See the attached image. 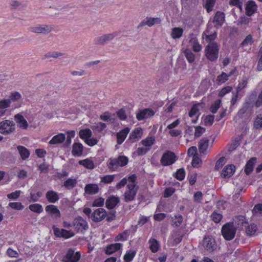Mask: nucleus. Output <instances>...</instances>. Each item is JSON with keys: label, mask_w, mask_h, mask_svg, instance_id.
I'll return each instance as SVG.
<instances>
[{"label": "nucleus", "mask_w": 262, "mask_h": 262, "mask_svg": "<svg viewBox=\"0 0 262 262\" xmlns=\"http://www.w3.org/2000/svg\"><path fill=\"white\" fill-rule=\"evenodd\" d=\"M137 176L134 174L129 176V183L127 185V190L123 194V200L126 202H130L135 199L138 186H137Z\"/></svg>", "instance_id": "nucleus-1"}, {"label": "nucleus", "mask_w": 262, "mask_h": 262, "mask_svg": "<svg viewBox=\"0 0 262 262\" xmlns=\"http://www.w3.org/2000/svg\"><path fill=\"white\" fill-rule=\"evenodd\" d=\"M128 162V159L125 156H119L117 158H110L107 161L108 168L112 171H116L118 168L125 166Z\"/></svg>", "instance_id": "nucleus-2"}, {"label": "nucleus", "mask_w": 262, "mask_h": 262, "mask_svg": "<svg viewBox=\"0 0 262 262\" xmlns=\"http://www.w3.org/2000/svg\"><path fill=\"white\" fill-rule=\"evenodd\" d=\"M219 51V46L216 42H209L205 49L206 57L210 61H215L218 58Z\"/></svg>", "instance_id": "nucleus-3"}, {"label": "nucleus", "mask_w": 262, "mask_h": 262, "mask_svg": "<svg viewBox=\"0 0 262 262\" xmlns=\"http://www.w3.org/2000/svg\"><path fill=\"white\" fill-rule=\"evenodd\" d=\"M73 227L78 233L82 234L84 233L89 228L87 221L80 216H78L73 220Z\"/></svg>", "instance_id": "nucleus-4"}, {"label": "nucleus", "mask_w": 262, "mask_h": 262, "mask_svg": "<svg viewBox=\"0 0 262 262\" xmlns=\"http://www.w3.org/2000/svg\"><path fill=\"white\" fill-rule=\"evenodd\" d=\"M16 128L15 122L11 120H5L0 122V133L5 135L13 133Z\"/></svg>", "instance_id": "nucleus-5"}, {"label": "nucleus", "mask_w": 262, "mask_h": 262, "mask_svg": "<svg viewBox=\"0 0 262 262\" xmlns=\"http://www.w3.org/2000/svg\"><path fill=\"white\" fill-rule=\"evenodd\" d=\"M214 140L210 143L209 140L207 137L203 138L198 143V148L200 154L203 155H207L210 151L213 144Z\"/></svg>", "instance_id": "nucleus-6"}, {"label": "nucleus", "mask_w": 262, "mask_h": 262, "mask_svg": "<svg viewBox=\"0 0 262 262\" xmlns=\"http://www.w3.org/2000/svg\"><path fill=\"white\" fill-rule=\"evenodd\" d=\"M236 230L233 223H227L223 226L222 233L225 239L229 241L234 237Z\"/></svg>", "instance_id": "nucleus-7"}, {"label": "nucleus", "mask_w": 262, "mask_h": 262, "mask_svg": "<svg viewBox=\"0 0 262 262\" xmlns=\"http://www.w3.org/2000/svg\"><path fill=\"white\" fill-rule=\"evenodd\" d=\"M217 36V29L213 28L211 24H208L207 29L202 34V37L209 43L213 42Z\"/></svg>", "instance_id": "nucleus-8"}, {"label": "nucleus", "mask_w": 262, "mask_h": 262, "mask_svg": "<svg viewBox=\"0 0 262 262\" xmlns=\"http://www.w3.org/2000/svg\"><path fill=\"white\" fill-rule=\"evenodd\" d=\"M176 161V156L170 151L164 153L160 159V163L163 166H167L173 164Z\"/></svg>", "instance_id": "nucleus-9"}, {"label": "nucleus", "mask_w": 262, "mask_h": 262, "mask_svg": "<svg viewBox=\"0 0 262 262\" xmlns=\"http://www.w3.org/2000/svg\"><path fill=\"white\" fill-rule=\"evenodd\" d=\"M117 35L116 32L103 34L95 38L94 43L97 45H103L112 40Z\"/></svg>", "instance_id": "nucleus-10"}, {"label": "nucleus", "mask_w": 262, "mask_h": 262, "mask_svg": "<svg viewBox=\"0 0 262 262\" xmlns=\"http://www.w3.org/2000/svg\"><path fill=\"white\" fill-rule=\"evenodd\" d=\"M107 215L106 210L102 208L95 209L91 215V219L94 222H100L103 220Z\"/></svg>", "instance_id": "nucleus-11"}, {"label": "nucleus", "mask_w": 262, "mask_h": 262, "mask_svg": "<svg viewBox=\"0 0 262 262\" xmlns=\"http://www.w3.org/2000/svg\"><path fill=\"white\" fill-rule=\"evenodd\" d=\"M53 230L55 236L57 237H63L67 239L75 235V233L71 230H67L64 229H60L55 226L53 227Z\"/></svg>", "instance_id": "nucleus-12"}, {"label": "nucleus", "mask_w": 262, "mask_h": 262, "mask_svg": "<svg viewBox=\"0 0 262 262\" xmlns=\"http://www.w3.org/2000/svg\"><path fill=\"white\" fill-rule=\"evenodd\" d=\"M53 29L51 26L45 24L37 25L29 28V31L35 33L47 34L50 32Z\"/></svg>", "instance_id": "nucleus-13"}, {"label": "nucleus", "mask_w": 262, "mask_h": 262, "mask_svg": "<svg viewBox=\"0 0 262 262\" xmlns=\"http://www.w3.org/2000/svg\"><path fill=\"white\" fill-rule=\"evenodd\" d=\"M202 246L207 251L211 252L216 248L214 239L209 236H205L203 239Z\"/></svg>", "instance_id": "nucleus-14"}, {"label": "nucleus", "mask_w": 262, "mask_h": 262, "mask_svg": "<svg viewBox=\"0 0 262 262\" xmlns=\"http://www.w3.org/2000/svg\"><path fill=\"white\" fill-rule=\"evenodd\" d=\"M80 256L79 252H75L72 249H70L63 257V261L64 262H77L79 260Z\"/></svg>", "instance_id": "nucleus-15"}, {"label": "nucleus", "mask_w": 262, "mask_h": 262, "mask_svg": "<svg viewBox=\"0 0 262 262\" xmlns=\"http://www.w3.org/2000/svg\"><path fill=\"white\" fill-rule=\"evenodd\" d=\"M155 114V112L151 108H145L140 110L136 115V118L139 121L148 119Z\"/></svg>", "instance_id": "nucleus-16"}, {"label": "nucleus", "mask_w": 262, "mask_h": 262, "mask_svg": "<svg viewBox=\"0 0 262 262\" xmlns=\"http://www.w3.org/2000/svg\"><path fill=\"white\" fill-rule=\"evenodd\" d=\"M188 39L189 43L194 52H198L201 51L202 49V46L199 42L195 35L192 33L190 34L188 36Z\"/></svg>", "instance_id": "nucleus-17"}, {"label": "nucleus", "mask_w": 262, "mask_h": 262, "mask_svg": "<svg viewBox=\"0 0 262 262\" xmlns=\"http://www.w3.org/2000/svg\"><path fill=\"white\" fill-rule=\"evenodd\" d=\"M225 14L224 13L217 11L214 17L213 23L214 24L213 28L217 29L221 27L225 21Z\"/></svg>", "instance_id": "nucleus-18"}, {"label": "nucleus", "mask_w": 262, "mask_h": 262, "mask_svg": "<svg viewBox=\"0 0 262 262\" xmlns=\"http://www.w3.org/2000/svg\"><path fill=\"white\" fill-rule=\"evenodd\" d=\"M45 210L53 218L57 219L61 216L60 211L55 205H48L45 207Z\"/></svg>", "instance_id": "nucleus-19"}, {"label": "nucleus", "mask_w": 262, "mask_h": 262, "mask_svg": "<svg viewBox=\"0 0 262 262\" xmlns=\"http://www.w3.org/2000/svg\"><path fill=\"white\" fill-rule=\"evenodd\" d=\"M235 167L232 165H228L223 169L221 176L224 178H229L232 177L235 172Z\"/></svg>", "instance_id": "nucleus-20"}, {"label": "nucleus", "mask_w": 262, "mask_h": 262, "mask_svg": "<svg viewBox=\"0 0 262 262\" xmlns=\"http://www.w3.org/2000/svg\"><path fill=\"white\" fill-rule=\"evenodd\" d=\"M161 19L158 17H148L142 21L139 25L138 27L148 26L151 27L156 24H160Z\"/></svg>", "instance_id": "nucleus-21"}, {"label": "nucleus", "mask_w": 262, "mask_h": 262, "mask_svg": "<svg viewBox=\"0 0 262 262\" xmlns=\"http://www.w3.org/2000/svg\"><path fill=\"white\" fill-rule=\"evenodd\" d=\"M14 120L17 126L23 129H27L28 123L23 115L17 114L14 116Z\"/></svg>", "instance_id": "nucleus-22"}, {"label": "nucleus", "mask_w": 262, "mask_h": 262, "mask_svg": "<svg viewBox=\"0 0 262 262\" xmlns=\"http://www.w3.org/2000/svg\"><path fill=\"white\" fill-rule=\"evenodd\" d=\"M46 198L51 203H55L59 200L58 193L53 190H49L46 192Z\"/></svg>", "instance_id": "nucleus-23"}, {"label": "nucleus", "mask_w": 262, "mask_h": 262, "mask_svg": "<svg viewBox=\"0 0 262 262\" xmlns=\"http://www.w3.org/2000/svg\"><path fill=\"white\" fill-rule=\"evenodd\" d=\"M129 131L130 129L128 127H125L117 134V144H121L124 142Z\"/></svg>", "instance_id": "nucleus-24"}, {"label": "nucleus", "mask_w": 262, "mask_h": 262, "mask_svg": "<svg viewBox=\"0 0 262 262\" xmlns=\"http://www.w3.org/2000/svg\"><path fill=\"white\" fill-rule=\"evenodd\" d=\"M77 179L76 178L71 177L65 180L62 186L68 190H71L77 186Z\"/></svg>", "instance_id": "nucleus-25"}, {"label": "nucleus", "mask_w": 262, "mask_h": 262, "mask_svg": "<svg viewBox=\"0 0 262 262\" xmlns=\"http://www.w3.org/2000/svg\"><path fill=\"white\" fill-rule=\"evenodd\" d=\"M119 201L120 199L119 197L114 195L111 196L106 201V207L108 209L114 208L118 204Z\"/></svg>", "instance_id": "nucleus-26"}, {"label": "nucleus", "mask_w": 262, "mask_h": 262, "mask_svg": "<svg viewBox=\"0 0 262 262\" xmlns=\"http://www.w3.org/2000/svg\"><path fill=\"white\" fill-rule=\"evenodd\" d=\"M98 185L96 184H88L85 186V193L88 194H94L99 191Z\"/></svg>", "instance_id": "nucleus-27"}, {"label": "nucleus", "mask_w": 262, "mask_h": 262, "mask_svg": "<svg viewBox=\"0 0 262 262\" xmlns=\"http://www.w3.org/2000/svg\"><path fill=\"white\" fill-rule=\"evenodd\" d=\"M66 139V135L63 133H59L54 136L49 143L51 145H55L62 143Z\"/></svg>", "instance_id": "nucleus-28"}, {"label": "nucleus", "mask_w": 262, "mask_h": 262, "mask_svg": "<svg viewBox=\"0 0 262 262\" xmlns=\"http://www.w3.org/2000/svg\"><path fill=\"white\" fill-rule=\"evenodd\" d=\"M256 162V158H251L246 163L245 167V172L247 175H249L253 171L254 165Z\"/></svg>", "instance_id": "nucleus-29"}, {"label": "nucleus", "mask_w": 262, "mask_h": 262, "mask_svg": "<svg viewBox=\"0 0 262 262\" xmlns=\"http://www.w3.org/2000/svg\"><path fill=\"white\" fill-rule=\"evenodd\" d=\"M83 147L82 144L74 143L73 145L72 154L74 156H81L83 152Z\"/></svg>", "instance_id": "nucleus-30"}, {"label": "nucleus", "mask_w": 262, "mask_h": 262, "mask_svg": "<svg viewBox=\"0 0 262 262\" xmlns=\"http://www.w3.org/2000/svg\"><path fill=\"white\" fill-rule=\"evenodd\" d=\"M122 245L120 243L112 244L108 245L105 250L107 254H112L116 251L121 249Z\"/></svg>", "instance_id": "nucleus-31"}, {"label": "nucleus", "mask_w": 262, "mask_h": 262, "mask_svg": "<svg viewBox=\"0 0 262 262\" xmlns=\"http://www.w3.org/2000/svg\"><path fill=\"white\" fill-rule=\"evenodd\" d=\"M184 32V30L182 28L174 27L171 29L170 36L173 39L180 38Z\"/></svg>", "instance_id": "nucleus-32"}, {"label": "nucleus", "mask_w": 262, "mask_h": 262, "mask_svg": "<svg viewBox=\"0 0 262 262\" xmlns=\"http://www.w3.org/2000/svg\"><path fill=\"white\" fill-rule=\"evenodd\" d=\"M257 10V6L254 1H249L247 3L246 7V14L251 16Z\"/></svg>", "instance_id": "nucleus-33"}, {"label": "nucleus", "mask_w": 262, "mask_h": 262, "mask_svg": "<svg viewBox=\"0 0 262 262\" xmlns=\"http://www.w3.org/2000/svg\"><path fill=\"white\" fill-rule=\"evenodd\" d=\"M156 141V138L155 136H148L145 139L141 141V144L144 147L148 148V150L154 145Z\"/></svg>", "instance_id": "nucleus-34"}, {"label": "nucleus", "mask_w": 262, "mask_h": 262, "mask_svg": "<svg viewBox=\"0 0 262 262\" xmlns=\"http://www.w3.org/2000/svg\"><path fill=\"white\" fill-rule=\"evenodd\" d=\"M233 73V71H231L229 74L225 72H222L221 75L217 76L216 82L218 84H222L225 83Z\"/></svg>", "instance_id": "nucleus-35"}, {"label": "nucleus", "mask_w": 262, "mask_h": 262, "mask_svg": "<svg viewBox=\"0 0 262 262\" xmlns=\"http://www.w3.org/2000/svg\"><path fill=\"white\" fill-rule=\"evenodd\" d=\"M79 135L81 139L86 141L89 137L92 136V132L90 129L86 128L81 129L79 132Z\"/></svg>", "instance_id": "nucleus-36"}, {"label": "nucleus", "mask_w": 262, "mask_h": 262, "mask_svg": "<svg viewBox=\"0 0 262 262\" xmlns=\"http://www.w3.org/2000/svg\"><path fill=\"white\" fill-rule=\"evenodd\" d=\"M17 148L23 160H26L29 157L30 152L25 147L19 145Z\"/></svg>", "instance_id": "nucleus-37"}, {"label": "nucleus", "mask_w": 262, "mask_h": 262, "mask_svg": "<svg viewBox=\"0 0 262 262\" xmlns=\"http://www.w3.org/2000/svg\"><path fill=\"white\" fill-rule=\"evenodd\" d=\"M253 43V40L251 35H249L245 38L241 43V47H243L245 50H247L250 48V46Z\"/></svg>", "instance_id": "nucleus-38"}, {"label": "nucleus", "mask_w": 262, "mask_h": 262, "mask_svg": "<svg viewBox=\"0 0 262 262\" xmlns=\"http://www.w3.org/2000/svg\"><path fill=\"white\" fill-rule=\"evenodd\" d=\"M142 135V129L141 128H137L134 130L130 134L129 138L133 141H135L137 139H139Z\"/></svg>", "instance_id": "nucleus-39"}, {"label": "nucleus", "mask_w": 262, "mask_h": 262, "mask_svg": "<svg viewBox=\"0 0 262 262\" xmlns=\"http://www.w3.org/2000/svg\"><path fill=\"white\" fill-rule=\"evenodd\" d=\"M79 164L83 166L87 169H93L94 168V164L92 160L85 159L79 161Z\"/></svg>", "instance_id": "nucleus-40"}, {"label": "nucleus", "mask_w": 262, "mask_h": 262, "mask_svg": "<svg viewBox=\"0 0 262 262\" xmlns=\"http://www.w3.org/2000/svg\"><path fill=\"white\" fill-rule=\"evenodd\" d=\"M149 244L150 249L152 252L155 253L158 251L160 248V245L156 239L154 238L150 239Z\"/></svg>", "instance_id": "nucleus-41"}, {"label": "nucleus", "mask_w": 262, "mask_h": 262, "mask_svg": "<svg viewBox=\"0 0 262 262\" xmlns=\"http://www.w3.org/2000/svg\"><path fill=\"white\" fill-rule=\"evenodd\" d=\"M29 208L31 211L37 213H40L43 211L42 205L37 203L30 205Z\"/></svg>", "instance_id": "nucleus-42"}, {"label": "nucleus", "mask_w": 262, "mask_h": 262, "mask_svg": "<svg viewBox=\"0 0 262 262\" xmlns=\"http://www.w3.org/2000/svg\"><path fill=\"white\" fill-rule=\"evenodd\" d=\"M136 255V251L134 250H129L127 251L124 256L125 262H130Z\"/></svg>", "instance_id": "nucleus-43"}, {"label": "nucleus", "mask_w": 262, "mask_h": 262, "mask_svg": "<svg viewBox=\"0 0 262 262\" xmlns=\"http://www.w3.org/2000/svg\"><path fill=\"white\" fill-rule=\"evenodd\" d=\"M250 20V18L249 17L243 16L240 17L237 20V25L242 27L246 28V27L249 24Z\"/></svg>", "instance_id": "nucleus-44"}, {"label": "nucleus", "mask_w": 262, "mask_h": 262, "mask_svg": "<svg viewBox=\"0 0 262 262\" xmlns=\"http://www.w3.org/2000/svg\"><path fill=\"white\" fill-rule=\"evenodd\" d=\"M184 53L185 57L189 62H192L194 61L195 56L190 49H186Z\"/></svg>", "instance_id": "nucleus-45"}, {"label": "nucleus", "mask_w": 262, "mask_h": 262, "mask_svg": "<svg viewBox=\"0 0 262 262\" xmlns=\"http://www.w3.org/2000/svg\"><path fill=\"white\" fill-rule=\"evenodd\" d=\"M63 55V54L61 52H48L47 54L45 55V58H57L58 57H60L61 56H62Z\"/></svg>", "instance_id": "nucleus-46"}, {"label": "nucleus", "mask_w": 262, "mask_h": 262, "mask_svg": "<svg viewBox=\"0 0 262 262\" xmlns=\"http://www.w3.org/2000/svg\"><path fill=\"white\" fill-rule=\"evenodd\" d=\"M115 175L107 174L100 178L101 182L109 184L112 182L114 179Z\"/></svg>", "instance_id": "nucleus-47"}, {"label": "nucleus", "mask_w": 262, "mask_h": 262, "mask_svg": "<svg viewBox=\"0 0 262 262\" xmlns=\"http://www.w3.org/2000/svg\"><path fill=\"white\" fill-rule=\"evenodd\" d=\"M216 0H206L205 8L208 12H210L213 9Z\"/></svg>", "instance_id": "nucleus-48"}, {"label": "nucleus", "mask_w": 262, "mask_h": 262, "mask_svg": "<svg viewBox=\"0 0 262 262\" xmlns=\"http://www.w3.org/2000/svg\"><path fill=\"white\" fill-rule=\"evenodd\" d=\"M194 137L199 138L201 137L205 132L206 129L201 126H197L195 127Z\"/></svg>", "instance_id": "nucleus-49"}, {"label": "nucleus", "mask_w": 262, "mask_h": 262, "mask_svg": "<svg viewBox=\"0 0 262 262\" xmlns=\"http://www.w3.org/2000/svg\"><path fill=\"white\" fill-rule=\"evenodd\" d=\"M257 230L256 225L253 224L250 225L247 227L246 230V233L249 236H252L254 235Z\"/></svg>", "instance_id": "nucleus-50"}, {"label": "nucleus", "mask_w": 262, "mask_h": 262, "mask_svg": "<svg viewBox=\"0 0 262 262\" xmlns=\"http://www.w3.org/2000/svg\"><path fill=\"white\" fill-rule=\"evenodd\" d=\"M8 206L13 209L18 210H21L24 208V206L20 202H11Z\"/></svg>", "instance_id": "nucleus-51"}, {"label": "nucleus", "mask_w": 262, "mask_h": 262, "mask_svg": "<svg viewBox=\"0 0 262 262\" xmlns=\"http://www.w3.org/2000/svg\"><path fill=\"white\" fill-rule=\"evenodd\" d=\"M254 126L256 129L262 128V115L257 116L254 122Z\"/></svg>", "instance_id": "nucleus-52"}, {"label": "nucleus", "mask_w": 262, "mask_h": 262, "mask_svg": "<svg viewBox=\"0 0 262 262\" xmlns=\"http://www.w3.org/2000/svg\"><path fill=\"white\" fill-rule=\"evenodd\" d=\"M214 117L213 115H209L206 116L204 120V123L206 126H211L214 122Z\"/></svg>", "instance_id": "nucleus-53"}, {"label": "nucleus", "mask_w": 262, "mask_h": 262, "mask_svg": "<svg viewBox=\"0 0 262 262\" xmlns=\"http://www.w3.org/2000/svg\"><path fill=\"white\" fill-rule=\"evenodd\" d=\"M21 95L18 92H12L10 96L9 100L11 101H17L21 99Z\"/></svg>", "instance_id": "nucleus-54"}, {"label": "nucleus", "mask_w": 262, "mask_h": 262, "mask_svg": "<svg viewBox=\"0 0 262 262\" xmlns=\"http://www.w3.org/2000/svg\"><path fill=\"white\" fill-rule=\"evenodd\" d=\"M226 159L224 157H222L220 158L216 162L215 165V169L216 170H219L226 163Z\"/></svg>", "instance_id": "nucleus-55"}, {"label": "nucleus", "mask_w": 262, "mask_h": 262, "mask_svg": "<svg viewBox=\"0 0 262 262\" xmlns=\"http://www.w3.org/2000/svg\"><path fill=\"white\" fill-rule=\"evenodd\" d=\"M128 237V232L125 231L122 233L118 234L115 238L116 241H126Z\"/></svg>", "instance_id": "nucleus-56"}, {"label": "nucleus", "mask_w": 262, "mask_h": 262, "mask_svg": "<svg viewBox=\"0 0 262 262\" xmlns=\"http://www.w3.org/2000/svg\"><path fill=\"white\" fill-rule=\"evenodd\" d=\"M104 203V199L100 197L96 199L92 203L93 207H102Z\"/></svg>", "instance_id": "nucleus-57"}, {"label": "nucleus", "mask_w": 262, "mask_h": 262, "mask_svg": "<svg viewBox=\"0 0 262 262\" xmlns=\"http://www.w3.org/2000/svg\"><path fill=\"white\" fill-rule=\"evenodd\" d=\"M11 104V100L3 99L0 101V110L7 108L10 107Z\"/></svg>", "instance_id": "nucleus-58"}, {"label": "nucleus", "mask_w": 262, "mask_h": 262, "mask_svg": "<svg viewBox=\"0 0 262 262\" xmlns=\"http://www.w3.org/2000/svg\"><path fill=\"white\" fill-rule=\"evenodd\" d=\"M185 176V171L184 169L180 168L176 173V178L179 180H183Z\"/></svg>", "instance_id": "nucleus-59"}, {"label": "nucleus", "mask_w": 262, "mask_h": 262, "mask_svg": "<svg viewBox=\"0 0 262 262\" xmlns=\"http://www.w3.org/2000/svg\"><path fill=\"white\" fill-rule=\"evenodd\" d=\"M258 60L257 66V70L258 71H262V46L260 47L258 54Z\"/></svg>", "instance_id": "nucleus-60"}, {"label": "nucleus", "mask_w": 262, "mask_h": 262, "mask_svg": "<svg viewBox=\"0 0 262 262\" xmlns=\"http://www.w3.org/2000/svg\"><path fill=\"white\" fill-rule=\"evenodd\" d=\"M21 192V191L20 190H16L8 194L7 196L9 199L16 200L19 198Z\"/></svg>", "instance_id": "nucleus-61"}, {"label": "nucleus", "mask_w": 262, "mask_h": 262, "mask_svg": "<svg viewBox=\"0 0 262 262\" xmlns=\"http://www.w3.org/2000/svg\"><path fill=\"white\" fill-rule=\"evenodd\" d=\"M222 217V215L216 211H214L211 214L212 220L216 223H219L221 221Z\"/></svg>", "instance_id": "nucleus-62"}, {"label": "nucleus", "mask_w": 262, "mask_h": 262, "mask_svg": "<svg viewBox=\"0 0 262 262\" xmlns=\"http://www.w3.org/2000/svg\"><path fill=\"white\" fill-rule=\"evenodd\" d=\"M129 177L124 178L116 185V188L117 189L121 188L125 185H127V184L129 183Z\"/></svg>", "instance_id": "nucleus-63"}, {"label": "nucleus", "mask_w": 262, "mask_h": 262, "mask_svg": "<svg viewBox=\"0 0 262 262\" xmlns=\"http://www.w3.org/2000/svg\"><path fill=\"white\" fill-rule=\"evenodd\" d=\"M202 163V160L198 156H193L192 160V165L193 167H199Z\"/></svg>", "instance_id": "nucleus-64"}]
</instances>
